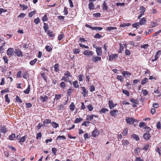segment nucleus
<instances>
[{
    "instance_id": "1",
    "label": "nucleus",
    "mask_w": 161,
    "mask_h": 161,
    "mask_svg": "<svg viewBox=\"0 0 161 161\" xmlns=\"http://www.w3.org/2000/svg\"><path fill=\"white\" fill-rule=\"evenodd\" d=\"M126 122L130 124H133L134 122H138V121L136 119H133L132 117H126Z\"/></svg>"
},
{
    "instance_id": "2",
    "label": "nucleus",
    "mask_w": 161,
    "mask_h": 161,
    "mask_svg": "<svg viewBox=\"0 0 161 161\" xmlns=\"http://www.w3.org/2000/svg\"><path fill=\"white\" fill-rule=\"evenodd\" d=\"M108 56L109 60L112 61L113 60L117 59L118 56L117 54H112L109 55Z\"/></svg>"
},
{
    "instance_id": "3",
    "label": "nucleus",
    "mask_w": 161,
    "mask_h": 161,
    "mask_svg": "<svg viewBox=\"0 0 161 161\" xmlns=\"http://www.w3.org/2000/svg\"><path fill=\"white\" fill-rule=\"evenodd\" d=\"M92 62L96 63L98 61H100L101 60V58L100 56H93L92 58Z\"/></svg>"
},
{
    "instance_id": "4",
    "label": "nucleus",
    "mask_w": 161,
    "mask_h": 161,
    "mask_svg": "<svg viewBox=\"0 0 161 161\" xmlns=\"http://www.w3.org/2000/svg\"><path fill=\"white\" fill-rule=\"evenodd\" d=\"M15 52L13 48H9L7 52V55L8 56H12L14 55Z\"/></svg>"
},
{
    "instance_id": "5",
    "label": "nucleus",
    "mask_w": 161,
    "mask_h": 161,
    "mask_svg": "<svg viewBox=\"0 0 161 161\" xmlns=\"http://www.w3.org/2000/svg\"><path fill=\"white\" fill-rule=\"evenodd\" d=\"M108 103L109 107L110 109L113 108L117 105L116 103H114L112 100H109Z\"/></svg>"
},
{
    "instance_id": "6",
    "label": "nucleus",
    "mask_w": 161,
    "mask_h": 161,
    "mask_svg": "<svg viewBox=\"0 0 161 161\" xmlns=\"http://www.w3.org/2000/svg\"><path fill=\"white\" fill-rule=\"evenodd\" d=\"M93 52L88 50H86L84 51L83 54L85 55L88 56H92L93 54Z\"/></svg>"
},
{
    "instance_id": "7",
    "label": "nucleus",
    "mask_w": 161,
    "mask_h": 161,
    "mask_svg": "<svg viewBox=\"0 0 161 161\" xmlns=\"http://www.w3.org/2000/svg\"><path fill=\"white\" fill-rule=\"evenodd\" d=\"M96 51L98 56H101L102 55V50L101 47H97L96 48Z\"/></svg>"
},
{
    "instance_id": "8",
    "label": "nucleus",
    "mask_w": 161,
    "mask_h": 161,
    "mask_svg": "<svg viewBox=\"0 0 161 161\" xmlns=\"http://www.w3.org/2000/svg\"><path fill=\"white\" fill-rule=\"evenodd\" d=\"M99 134L98 130L97 129L94 130L92 132V137H96L98 136Z\"/></svg>"
},
{
    "instance_id": "9",
    "label": "nucleus",
    "mask_w": 161,
    "mask_h": 161,
    "mask_svg": "<svg viewBox=\"0 0 161 161\" xmlns=\"http://www.w3.org/2000/svg\"><path fill=\"white\" fill-rule=\"evenodd\" d=\"M15 53L18 57H22L23 56L22 52L19 49H16L15 50Z\"/></svg>"
},
{
    "instance_id": "10",
    "label": "nucleus",
    "mask_w": 161,
    "mask_h": 161,
    "mask_svg": "<svg viewBox=\"0 0 161 161\" xmlns=\"http://www.w3.org/2000/svg\"><path fill=\"white\" fill-rule=\"evenodd\" d=\"M51 120L50 119H45L43 121V125L44 127H47L48 124H51Z\"/></svg>"
},
{
    "instance_id": "11",
    "label": "nucleus",
    "mask_w": 161,
    "mask_h": 161,
    "mask_svg": "<svg viewBox=\"0 0 161 161\" xmlns=\"http://www.w3.org/2000/svg\"><path fill=\"white\" fill-rule=\"evenodd\" d=\"M81 88L82 90V95L83 97H85L88 94V91L86 90V89L85 87H81Z\"/></svg>"
},
{
    "instance_id": "12",
    "label": "nucleus",
    "mask_w": 161,
    "mask_h": 161,
    "mask_svg": "<svg viewBox=\"0 0 161 161\" xmlns=\"http://www.w3.org/2000/svg\"><path fill=\"white\" fill-rule=\"evenodd\" d=\"M151 136L149 133L145 132L143 135V137L146 140H147L150 139Z\"/></svg>"
},
{
    "instance_id": "13",
    "label": "nucleus",
    "mask_w": 161,
    "mask_h": 161,
    "mask_svg": "<svg viewBox=\"0 0 161 161\" xmlns=\"http://www.w3.org/2000/svg\"><path fill=\"white\" fill-rule=\"evenodd\" d=\"M161 52L160 50H159L157 52L154 56V59H152V62H154V61L158 59V56L160 55L161 54Z\"/></svg>"
},
{
    "instance_id": "14",
    "label": "nucleus",
    "mask_w": 161,
    "mask_h": 161,
    "mask_svg": "<svg viewBox=\"0 0 161 161\" xmlns=\"http://www.w3.org/2000/svg\"><path fill=\"white\" fill-rule=\"evenodd\" d=\"M8 129L4 126L1 125L0 131L2 133H5L8 131Z\"/></svg>"
},
{
    "instance_id": "15",
    "label": "nucleus",
    "mask_w": 161,
    "mask_h": 161,
    "mask_svg": "<svg viewBox=\"0 0 161 161\" xmlns=\"http://www.w3.org/2000/svg\"><path fill=\"white\" fill-rule=\"evenodd\" d=\"M118 111L117 110H113L110 111V115L113 116L115 117L117 115Z\"/></svg>"
},
{
    "instance_id": "16",
    "label": "nucleus",
    "mask_w": 161,
    "mask_h": 161,
    "mask_svg": "<svg viewBox=\"0 0 161 161\" xmlns=\"http://www.w3.org/2000/svg\"><path fill=\"white\" fill-rule=\"evenodd\" d=\"M102 9L103 11L107 10L108 9L107 3L105 1H104L102 4Z\"/></svg>"
},
{
    "instance_id": "17",
    "label": "nucleus",
    "mask_w": 161,
    "mask_h": 161,
    "mask_svg": "<svg viewBox=\"0 0 161 161\" xmlns=\"http://www.w3.org/2000/svg\"><path fill=\"white\" fill-rule=\"evenodd\" d=\"M27 138V135H26L19 138V143H21L25 142Z\"/></svg>"
},
{
    "instance_id": "18",
    "label": "nucleus",
    "mask_w": 161,
    "mask_h": 161,
    "mask_svg": "<svg viewBox=\"0 0 161 161\" xmlns=\"http://www.w3.org/2000/svg\"><path fill=\"white\" fill-rule=\"evenodd\" d=\"M146 19L144 17L140 19L139 20V24L140 25H142L146 23Z\"/></svg>"
},
{
    "instance_id": "19",
    "label": "nucleus",
    "mask_w": 161,
    "mask_h": 161,
    "mask_svg": "<svg viewBox=\"0 0 161 161\" xmlns=\"http://www.w3.org/2000/svg\"><path fill=\"white\" fill-rule=\"evenodd\" d=\"M64 75L68 79L69 78V77H70L71 78L72 77V75L70 73L69 71H66L64 73Z\"/></svg>"
},
{
    "instance_id": "20",
    "label": "nucleus",
    "mask_w": 161,
    "mask_h": 161,
    "mask_svg": "<svg viewBox=\"0 0 161 161\" xmlns=\"http://www.w3.org/2000/svg\"><path fill=\"white\" fill-rule=\"evenodd\" d=\"M88 6V8L90 10H93L94 9V5L93 3H89Z\"/></svg>"
},
{
    "instance_id": "21",
    "label": "nucleus",
    "mask_w": 161,
    "mask_h": 161,
    "mask_svg": "<svg viewBox=\"0 0 161 161\" xmlns=\"http://www.w3.org/2000/svg\"><path fill=\"white\" fill-rule=\"evenodd\" d=\"M131 137L137 141L139 140V137L138 136L134 134H132L131 135Z\"/></svg>"
},
{
    "instance_id": "22",
    "label": "nucleus",
    "mask_w": 161,
    "mask_h": 161,
    "mask_svg": "<svg viewBox=\"0 0 161 161\" xmlns=\"http://www.w3.org/2000/svg\"><path fill=\"white\" fill-rule=\"evenodd\" d=\"M122 75L124 76L125 78L128 77V75H131V74L128 71H124L122 73Z\"/></svg>"
},
{
    "instance_id": "23",
    "label": "nucleus",
    "mask_w": 161,
    "mask_h": 161,
    "mask_svg": "<svg viewBox=\"0 0 161 161\" xmlns=\"http://www.w3.org/2000/svg\"><path fill=\"white\" fill-rule=\"evenodd\" d=\"M75 106L74 103H71L69 106V109L71 111H73L74 110Z\"/></svg>"
},
{
    "instance_id": "24",
    "label": "nucleus",
    "mask_w": 161,
    "mask_h": 161,
    "mask_svg": "<svg viewBox=\"0 0 161 161\" xmlns=\"http://www.w3.org/2000/svg\"><path fill=\"white\" fill-rule=\"evenodd\" d=\"M43 24H44L43 27V29H44V31H45V32H46L48 31H49L48 30V25L47 24L45 23H43Z\"/></svg>"
},
{
    "instance_id": "25",
    "label": "nucleus",
    "mask_w": 161,
    "mask_h": 161,
    "mask_svg": "<svg viewBox=\"0 0 161 161\" xmlns=\"http://www.w3.org/2000/svg\"><path fill=\"white\" fill-rule=\"evenodd\" d=\"M16 137L14 133H12L8 136V139L10 140H13Z\"/></svg>"
},
{
    "instance_id": "26",
    "label": "nucleus",
    "mask_w": 161,
    "mask_h": 161,
    "mask_svg": "<svg viewBox=\"0 0 161 161\" xmlns=\"http://www.w3.org/2000/svg\"><path fill=\"white\" fill-rule=\"evenodd\" d=\"M73 85L76 88H78L79 86L78 83V81L77 80H75L73 82Z\"/></svg>"
},
{
    "instance_id": "27",
    "label": "nucleus",
    "mask_w": 161,
    "mask_h": 161,
    "mask_svg": "<svg viewBox=\"0 0 161 161\" xmlns=\"http://www.w3.org/2000/svg\"><path fill=\"white\" fill-rule=\"evenodd\" d=\"M128 128H125L123 131L122 135L124 136H127L128 134Z\"/></svg>"
},
{
    "instance_id": "28",
    "label": "nucleus",
    "mask_w": 161,
    "mask_h": 161,
    "mask_svg": "<svg viewBox=\"0 0 161 161\" xmlns=\"http://www.w3.org/2000/svg\"><path fill=\"white\" fill-rule=\"evenodd\" d=\"M41 76L44 79L45 81L46 82L47 80V75L45 73L42 72L40 74Z\"/></svg>"
},
{
    "instance_id": "29",
    "label": "nucleus",
    "mask_w": 161,
    "mask_h": 161,
    "mask_svg": "<svg viewBox=\"0 0 161 161\" xmlns=\"http://www.w3.org/2000/svg\"><path fill=\"white\" fill-rule=\"evenodd\" d=\"M30 90V85H29L27 88L24 91V92L26 94H28L29 93Z\"/></svg>"
},
{
    "instance_id": "30",
    "label": "nucleus",
    "mask_w": 161,
    "mask_h": 161,
    "mask_svg": "<svg viewBox=\"0 0 161 161\" xmlns=\"http://www.w3.org/2000/svg\"><path fill=\"white\" fill-rule=\"evenodd\" d=\"M51 123L52 124V126L53 128H56L58 127L59 126L58 124L55 122H51Z\"/></svg>"
},
{
    "instance_id": "31",
    "label": "nucleus",
    "mask_w": 161,
    "mask_h": 161,
    "mask_svg": "<svg viewBox=\"0 0 161 161\" xmlns=\"http://www.w3.org/2000/svg\"><path fill=\"white\" fill-rule=\"evenodd\" d=\"M28 76L29 75L27 71L25 72L23 74V77L24 78L26 79L28 77Z\"/></svg>"
},
{
    "instance_id": "32",
    "label": "nucleus",
    "mask_w": 161,
    "mask_h": 161,
    "mask_svg": "<svg viewBox=\"0 0 161 161\" xmlns=\"http://www.w3.org/2000/svg\"><path fill=\"white\" fill-rule=\"evenodd\" d=\"M140 13L142 14H144L145 11V8L143 6H142L140 7Z\"/></svg>"
},
{
    "instance_id": "33",
    "label": "nucleus",
    "mask_w": 161,
    "mask_h": 161,
    "mask_svg": "<svg viewBox=\"0 0 161 161\" xmlns=\"http://www.w3.org/2000/svg\"><path fill=\"white\" fill-rule=\"evenodd\" d=\"M148 79L147 78H143L141 81V84L144 85L148 81Z\"/></svg>"
},
{
    "instance_id": "34",
    "label": "nucleus",
    "mask_w": 161,
    "mask_h": 161,
    "mask_svg": "<svg viewBox=\"0 0 161 161\" xmlns=\"http://www.w3.org/2000/svg\"><path fill=\"white\" fill-rule=\"evenodd\" d=\"M131 25L130 23H123L121 24L120 25V26L121 27H125V26H129Z\"/></svg>"
},
{
    "instance_id": "35",
    "label": "nucleus",
    "mask_w": 161,
    "mask_h": 161,
    "mask_svg": "<svg viewBox=\"0 0 161 161\" xmlns=\"http://www.w3.org/2000/svg\"><path fill=\"white\" fill-rule=\"evenodd\" d=\"M58 110L60 111V112H62L64 109V105L63 104L58 106Z\"/></svg>"
},
{
    "instance_id": "36",
    "label": "nucleus",
    "mask_w": 161,
    "mask_h": 161,
    "mask_svg": "<svg viewBox=\"0 0 161 161\" xmlns=\"http://www.w3.org/2000/svg\"><path fill=\"white\" fill-rule=\"evenodd\" d=\"M58 64H55L54 65V70L56 72H58L59 70V69L58 68Z\"/></svg>"
},
{
    "instance_id": "37",
    "label": "nucleus",
    "mask_w": 161,
    "mask_h": 161,
    "mask_svg": "<svg viewBox=\"0 0 161 161\" xmlns=\"http://www.w3.org/2000/svg\"><path fill=\"white\" fill-rule=\"evenodd\" d=\"M73 53L75 54H78L80 51V50L78 48H75L73 50Z\"/></svg>"
},
{
    "instance_id": "38",
    "label": "nucleus",
    "mask_w": 161,
    "mask_h": 161,
    "mask_svg": "<svg viewBox=\"0 0 161 161\" xmlns=\"http://www.w3.org/2000/svg\"><path fill=\"white\" fill-rule=\"evenodd\" d=\"M117 28L116 27L110 26L107 27L106 30L107 31H110L112 30H115Z\"/></svg>"
},
{
    "instance_id": "39",
    "label": "nucleus",
    "mask_w": 161,
    "mask_h": 161,
    "mask_svg": "<svg viewBox=\"0 0 161 161\" xmlns=\"http://www.w3.org/2000/svg\"><path fill=\"white\" fill-rule=\"evenodd\" d=\"M46 32H47L48 35L51 37H53L54 36V35L53 34V32L49 30L48 31Z\"/></svg>"
},
{
    "instance_id": "40",
    "label": "nucleus",
    "mask_w": 161,
    "mask_h": 161,
    "mask_svg": "<svg viewBox=\"0 0 161 161\" xmlns=\"http://www.w3.org/2000/svg\"><path fill=\"white\" fill-rule=\"evenodd\" d=\"M64 37V35L63 33H61L58 37V39L59 40H61Z\"/></svg>"
},
{
    "instance_id": "41",
    "label": "nucleus",
    "mask_w": 161,
    "mask_h": 161,
    "mask_svg": "<svg viewBox=\"0 0 161 161\" xmlns=\"http://www.w3.org/2000/svg\"><path fill=\"white\" fill-rule=\"evenodd\" d=\"M117 78L118 80H120L121 82H122L124 80V77L121 75H118L117 76Z\"/></svg>"
},
{
    "instance_id": "42",
    "label": "nucleus",
    "mask_w": 161,
    "mask_h": 161,
    "mask_svg": "<svg viewBox=\"0 0 161 161\" xmlns=\"http://www.w3.org/2000/svg\"><path fill=\"white\" fill-rule=\"evenodd\" d=\"M37 61V58H35L33 60L31 61L30 62V64L31 65H34L36 62Z\"/></svg>"
},
{
    "instance_id": "43",
    "label": "nucleus",
    "mask_w": 161,
    "mask_h": 161,
    "mask_svg": "<svg viewBox=\"0 0 161 161\" xmlns=\"http://www.w3.org/2000/svg\"><path fill=\"white\" fill-rule=\"evenodd\" d=\"M122 144L124 146L128 145L129 143L128 141L123 139L122 141Z\"/></svg>"
},
{
    "instance_id": "44",
    "label": "nucleus",
    "mask_w": 161,
    "mask_h": 161,
    "mask_svg": "<svg viewBox=\"0 0 161 161\" xmlns=\"http://www.w3.org/2000/svg\"><path fill=\"white\" fill-rule=\"evenodd\" d=\"M83 119L82 118H77L74 121V123L75 124L78 123L82 121Z\"/></svg>"
},
{
    "instance_id": "45",
    "label": "nucleus",
    "mask_w": 161,
    "mask_h": 161,
    "mask_svg": "<svg viewBox=\"0 0 161 161\" xmlns=\"http://www.w3.org/2000/svg\"><path fill=\"white\" fill-rule=\"evenodd\" d=\"M41 99L43 102H45L47 100L48 97L46 96H45L44 97L41 96Z\"/></svg>"
},
{
    "instance_id": "46",
    "label": "nucleus",
    "mask_w": 161,
    "mask_h": 161,
    "mask_svg": "<svg viewBox=\"0 0 161 161\" xmlns=\"http://www.w3.org/2000/svg\"><path fill=\"white\" fill-rule=\"evenodd\" d=\"M142 93L143 95L144 96H145L147 95L148 94V92L146 90L142 89Z\"/></svg>"
},
{
    "instance_id": "47",
    "label": "nucleus",
    "mask_w": 161,
    "mask_h": 161,
    "mask_svg": "<svg viewBox=\"0 0 161 161\" xmlns=\"http://www.w3.org/2000/svg\"><path fill=\"white\" fill-rule=\"evenodd\" d=\"M122 92L126 95L127 97H129L130 96V93L129 92L125 90H122Z\"/></svg>"
},
{
    "instance_id": "48",
    "label": "nucleus",
    "mask_w": 161,
    "mask_h": 161,
    "mask_svg": "<svg viewBox=\"0 0 161 161\" xmlns=\"http://www.w3.org/2000/svg\"><path fill=\"white\" fill-rule=\"evenodd\" d=\"M78 76L79 77V81H83L84 77L82 75H79Z\"/></svg>"
},
{
    "instance_id": "49",
    "label": "nucleus",
    "mask_w": 161,
    "mask_h": 161,
    "mask_svg": "<svg viewBox=\"0 0 161 161\" xmlns=\"http://www.w3.org/2000/svg\"><path fill=\"white\" fill-rule=\"evenodd\" d=\"M94 116V115H87V117L86 118V120H91L93 119V117Z\"/></svg>"
},
{
    "instance_id": "50",
    "label": "nucleus",
    "mask_w": 161,
    "mask_h": 161,
    "mask_svg": "<svg viewBox=\"0 0 161 161\" xmlns=\"http://www.w3.org/2000/svg\"><path fill=\"white\" fill-rule=\"evenodd\" d=\"M61 139L65 140L66 138L64 136H59L57 137L56 139L57 140H60Z\"/></svg>"
},
{
    "instance_id": "51",
    "label": "nucleus",
    "mask_w": 161,
    "mask_h": 161,
    "mask_svg": "<svg viewBox=\"0 0 161 161\" xmlns=\"http://www.w3.org/2000/svg\"><path fill=\"white\" fill-rule=\"evenodd\" d=\"M63 12L64 13V15H67L68 14V9L66 7H64V10L63 11Z\"/></svg>"
},
{
    "instance_id": "52",
    "label": "nucleus",
    "mask_w": 161,
    "mask_h": 161,
    "mask_svg": "<svg viewBox=\"0 0 161 161\" xmlns=\"http://www.w3.org/2000/svg\"><path fill=\"white\" fill-rule=\"evenodd\" d=\"M90 123V122L88 121H85L84 122H83L82 124V125H84L86 126H88L89 124Z\"/></svg>"
},
{
    "instance_id": "53",
    "label": "nucleus",
    "mask_w": 161,
    "mask_h": 161,
    "mask_svg": "<svg viewBox=\"0 0 161 161\" xmlns=\"http://www.w3.org/2000/svg\"><path fill=\"white\" fill-rule=\"evenodd\" d=\"M42 21L43 22L47 21L48 20L47 16L45 14L42 17Z\"/></svg>"
},
{
    "instance_id": "54",
    "label": "nucleus",
    "mask_w": 161,
    "mask_h": 161,
    "mask_svg": "<svg viewBox=\"0 0 161 161\" xmlns=\"http://www.w3.org/2000/svg\"><path fill=\"white\" fill-rule=\"evenodd\" d=\"M93 16L94 17H100L101 16V14L99 13H97L93 14Z\"/></svg>"
},
{
    "instance_id": "55",
    "label": "nucleus",
    "mask_w": 161,
    "mask_h": 161,
    "mask_svg": "<svg viewBox=\"0 0 161 161\" xmlns=\"http://www.w3.org/2000/svg\"><path fill=\"white\" fill-rule=\"evenodd\" d=\"M119 45H120V47L118 51V52L119 53H121L122 51L123 50L124 47H123V46L122 45V44H121V43H119Z\"/></svg>"
},
{
    "instance_id": "56",
    "label": "nucleus",
    "mask_w": 161,
    "mask_h": 161,
    "mask_svg": "<svg viewBox=\"0 0 161 161\" xmlns=\"http://www.w3.org/2000/svg\"><path fill=\"white\" fill-rule=\"evenodd\" d=\"M40 22V19L38 17L36 19H34V22L36 24H38Z\"/></svg>"
},
{
    "instance_id": "57",
    "label": "nucleus",
    "mask_w": 161,
    "mask_h": 161,
    "mask_svg": "<svg viewBox=\"0 0 161 161\" xmlns=\"http://www.w3.org/2000/svg\"><path fill=\"white\" fill-rule=\"evenodd\" d=\"M149 147V145L148 144L145 145L142 149L145 151H147L148 150Z\"/></svg>"
},
{
    "instance_id": "58",
    "label": "nucleus",
    "mask_w": 161,
    "mask_h": 161,
    "mask_svg": "<svg viewBox=\"0 0 161 161\" xmlns=\"http://www.w3.org/2000/svg\"><path fill=\"white\" fill-rule=\"evenodd\" d=\"M95 87L93 85L90 86V90L91 92H92L95 91Z\"/></svg>"
},
{
    "instance_id": "59",
    "label": "nucleus",
    "mask_w": 161,
    "mask_h": 161,
    "mask_svg": "<svg viewBox=\"0 0 161 161\" xmlns=\"http://www.w3.org/2000/svg\"><path fill=\"white\" fill-rule=\"evenodd\" d=\"M149 46V45L148 44H145L143 45H142L141 46V47L142 48H144L145 49H147L148 47Z\"/></svg>"
},
{
    "instance_id": "60",
    "label": "nucleus",
    "mask_w": 161,
    "mask_h": 161,
    "mask_svg": "<svg viewBox=\"0 0 161 161\" xmlns=\"http://www.w3.org/2000/svg\"><path fill=\"white\" fill-rule=\"evenodd\" d=\"M60 86L61 88H62L63 89H64L65 86V84L64 82H62L60 84Z\"/></svg>"
},
{
    "instance_id": "61",
    "label": "nucleus",
    "mask_w": 161,
    "mask_h": 161,
    "mask_svg": "<svg viewBox=\"0 0 161 161\" xmlns=\"http://www.w3.org/2000/svg\"><path fill=\"white\" fill-rule=\"evenodd\" d=\"M25 106L26 108H29L32 107V104L30 103H26Z\"/></svg>"
},
{
    "instance_id": "62",
    "label": "nucleus",
    "mask_w": 161,
    "mask_h": 161,
    "mask_svg": "<svg viewBox=\"0 0 161 161\" xmlns=\"http://www.w3.org/2000/svg\"><path fill=\"white\" fill-rule=\"evenodd\" d=\"M108 110L106 108H102L101 109V110L100 111V113H105L106 111H108Z\"/></svg>"
},
{
    "instance_id": "63",
    "label": "nucleus",
    "mask_w": 161,
    "mask_h": 161,
    "mask_svg": "<svg viewBox=\"0 0 161 161\" xmlns=\"http://www.w3.org/2000/svg\"><path fill=\"white\" fill-rule=\"evenodd\" d=\"M46 49L47 51L50 52L52 50V48L49 46H47L46 47Z\"/></svg>"
},
{
    "instance_id": "64",
    "label": "nucleus",
    "mask_w": 161,
    "mask_h": 161,
    "mask_svg": "<svg viewBox=\"0 0 161 161\" xmlns=\"http://www.w3.org/2000/svg\"><path fill=\"white\" fill-rule=\"evenodd\" d=\"M156 151L158 153L159 155L160 156L161 154V146L160 147H158Z\"/></svg>"
}]
</instances>
